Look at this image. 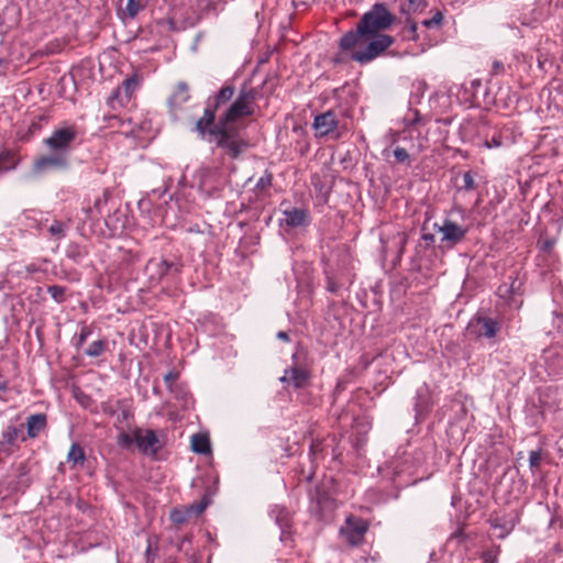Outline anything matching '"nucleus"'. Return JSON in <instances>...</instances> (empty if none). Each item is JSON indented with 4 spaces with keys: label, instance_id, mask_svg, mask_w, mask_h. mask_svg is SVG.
<instances>
[{
    "label": "nucleus",
    "instance_id": "9b49d317",
    "mask_svg": "<svg viewBox=\"0 0 563 563\" xmlns=\"http://www.w3.org/2000/svg\"><path fill=\"white\" fill-rule=\"evenodd\" d=\"M313 129L317 136H327L338 128V120L333 111L329 110L318 114L313 120Z\"/></svg>",
    "mask_w": 563,
    "mask_h": 563
},
{
    "label": "nucleus",
    "instance_id": "49530a36",
    "mask_svg": "<svg viewBox=\"0 0 563 563\" xmlns=\"http://www.w3.org/2000/svg\"><path fill=\"white\" fill-rule=\"evenodd\" d=\"M553 244H554L553 241L548 240V241L543 242L542 250H550V249H552Z\"/></svg>",
    "mask_w": 563,
    "mask_h": 563
},
{
    "label": "nucleus",
    "instance_id": "39448f33",
    "mask_svg": "<svg viewBox=\"0 0 563 563\" xmlns=\"http://www.w3.org/2000/svg\"><path fill=\"white\" fill-rule=\"evenodd\" d=\"M433 229L442 234L441 243L449 249L463 242L468 232L466 227H462L449 218H445L441 224L434 223Z\"/></svg>",
    "mask_w": 563,
    "mask_h": 563
},
{
    "label": "nucleus",
    "instance_id": "dca6fc26",
    "mask_svg": "<svg viewBox=\"0 0 563 563\" xmlns=\"http://www.w3.org/2000/svg\"><path fill=\"white\" fill-rule=\"evenodd\" d=\"M472 327L476 328L475 332L477 336L483 338H495L499 331V324L495 319L488 317H477L472 323Z\"/></svg>",
    "mask_w": 563,
    "mask_h": 563
},
{
    "label": "nucleus",
    "instance_id": "f3484780",
    "mask_svg": "<svg viewBox=\"0 0 563 563\" xmlns=\"http://www.w3.org/2000/svg\"><path fill=\"white\" fill-rule=\"evenodd\" d=\"M285 223L290 228H299L308 225L309 214L306 209L291 208L284 211Z\"/></svg>",
    "mask_w": 563,
    "mask_h": 563
},
{
    "label": "nucleus",
    "instance_id": "ea45409f",
    "mask_svg": "<svg viewBox=\"0 0 563 563\" xmlns=\"http://www.w3.org/2000/svg\"><path fill=\"white\" fill-rule=\"evenodd\" d=\"M512 291H514V284H512L510 287H508L507 285H503V286H500V287L498 288V294H499L501 297H504V296H506V295H508V294H510V292H512Z\"/></svg>",
    "mask_w": 563,
    "mask_h": 563
},
{
    "label": "nucleus",
    "instance_id": "cd10ccee",
    "mask_svg": "<svg viewBox=\"0 0 563 563\" xmlns=\"http://www.w3.org/2000/svg\"><path fill=\"white\" fill-rule=\"evenodd\" d=\"M92 333V329L89 325H82L78 335L74 338V346L76 350H80L85 344L88 336Z\"/></svg>",
    "mask_w": 563,
    "mask_h": 563
},
{
    "label": "nucleus",
    "instance_id": "5fc2aeb1",
    "mask_svg": "<svg viewBox=\"0 0 563 563\" xmlns=\"http://www.w3.org/2000/svg\"><path fill=\"white\" fill-rule=\"evenodd\" d=\"M2 65V59L0 58V66Z\"/></svg>",
    "mask_w": 563,
    "mask_h": 563
},
{
    "label": "nucleus",
    "instance_id": "4c0bfd02",
    "mask_svg": "<svg viewBox=\"0 0 563 563\" xmlns=\"http://www.w3.org/2000/svg\"><path fill=\"white\" fill-rule=\"evenodd\" d=\"M177 373L173 372V371H169L168 373H166L164 375V383L165 385L170 389L173 384L176 382L177 379Z\"/></svg>",
    "mask_w": 563,
    "mask_h": 563
},
{
    "label": "nucleus",
    "instance_id": "9d476101",
    "mask_svg": "<svg viewBox=\"0 0 563 563\" xmlns=\"http://www.w3.org/2000/svg\"><path fill=\"white\" fill-rule=\"evenodd\" d=\"M488 522L492 528L500 530L498 538L504 539L515 529L516 525L519 522V515L516 511L503 516L492 515L488 519Z\"/></svg>",
    "mask_w": 563,
    "mask_h": 563
},
{
    "label": "nucleus",
    "instance_id": "603ef678",
    "mask_svg": "<svg viewBox=\"0 0 563 563\" xmlns=\"http://www.w3.org/2000/svg\"><path fill=\"white\" fill-rule=\"evenodd\" d=\"M422 0H409L411 4H419Z\"/></svg>",
    "mask_w": 563,
    "mask_h": 563
},
{
    "label": "nucleus",
    "instance_id": "c756f323",
    "mask_svg": "<svg viewBox=\"0 0 563 563\" xmlns=\"http://www.w3.org/2000/svg\"><path fill=\"white\" fill-rule=\"evenodd\" d=\"M394 157L396 162L399 164L410 165V155L408 151L404 147L397 146L394 150Z\"/></svg>",
    "mask_w": 563,
    "mask_h": 563
},
{
    "label": "nucleus",
    "instance_id": "e433bc0d",
    "mask_svg": "<svg viewBox=\"0 0 563 563\" xmlns=\"http://www.w3.org/2000/svg\"><path fill=\"white\" fill-rule=\"evenodd\" d=\"M133 442H135V433L133 435H130L128 433H122L119 437V444L122 446H128V445L132 444Z\"/></svg>",
    "mask_w": 563,
    "mask_h": 563
},
{
    "label": "nucleus",
    "instance_id": "a19ab883",
    "mask_svg": "<svg viewBox=\"0 0 563 563\" xmlns=\"http://www.w3.org/2000/svg\"><path fill=\"white\" fill-rule=\"evenodd\" d=\"M484 563H495L496 562V554L493 552H485L483 555Z\"/></svg>",
    "mask_w": 563,
    "mask_h": 563
},
{
    "label": "nucleus",
    "instance_id": "09e8293b",
    "mask_svg": "<svg viewBox=\"0 0 563 563\" xmlns=\"http://www.w3.org/2000/svg\"><path fill=\"white\" fill-rule=\"evenodd\" d=\"M409 31L412 33V35L415 36L416 34V31H417V24L416 23H411L410 26H409Z\"/></svg>",
    "mask_w": 563,
    "mask_h": 563
},
{
    "label": "nucleus",
    "instance_id": "f8f14e48",
    "mask_svg": "<svg viewBox=\"0 0 563 563\" xmlns=\"http://www.w3.org/2000/svg\"><path fill=\"white\" fill-rule=\"evenodd\" d=\"M207 507V503L201 500L196 504H191L183 509H173L170 512V519L177 525L187 522L192 516L198 517L203 512Z\"/></svg>",
    "mask_w": 563,
    "mask_h": 563
},
{
    "label": "nucleus",
    "instance_id": "79ce46f5",
    "mask_svg": "<svg viewBox=\"0 0 563 563\" xmlns=\"http://www.w3.org/2000/svg\"><path fill=\"white\" fill-rule=\"evenodd\" d=\"M503 71H504V65H503V63H501V62H499V60H495V62L493 63V73H494L495 75H497V74H500V73H503Z\"/></svg>",
    "mask_w": 563,
    "mask_h": 563
},
{
    "label": "nucleus",
    "instance_id": "de8ad7c7",
    "mask_svg": "<svg viewBox=\"0 0 563 563\" xmlns=\"http://www.w3.org/2000/svg\"><path fill=\"white\" fill-rule=\"evenodd\" d=\"M328 289H329L331 292H335V291H336V286H335V284H334V283H332V282H329Z\"/></svg>",
    "mask_w": 563,
    "mask_h": 563
},
{
    "label": "nucleus",
    "instance_id": "20e7f679",
    "mask_svg": "<svg viewBox=\"0 0 563 563\" xmlns=\"http://www.w3.org/2000/svg\"><path fill=\"white\" fill-rule=\"evenodd\" d=\"M369 38V41L366 40V42L363 44L365 45L364 49L355 51L352 54L353 60L361 64L369 63L379 56L383 52H385L388 47H390L395 42L394 37L387 34H378L371 36Z\"/></svg>",
    "mask_w": 563,
    "mask_h": 563
},
{
    "label": "nucleus",
    "instance_id": "a18cd8bd",
    "mask_svg": "<svg viewBox=\"0 0 563 563\" xmlns=\"http://www.w3.org/2000/svg\"><path fill=\"white\" fill-rule=\"evenodd\" d=\"M277 338H278L279 340H283V341H286V342H287V341H289V335H288V333H287V332H285V331H279V332L277 333Z\"/></svg>",
    "mask_w": 563,
    "mask_h": 563
},
{
    "label": "nucleus",
    "instance_id": "3c124183",
    "mask_svg": "<svg viewBox=\"0 0 563 563\" xmlns=\"http://www.w3.org/2000/svg\"><path fill=\"white\" fill-rule=\"evenodd\" d=\"M104 119L107 120H114V121H119L120 119L117 117V115H110V117H106Z\"/></svg>",
    "mask_w": 563,
    "mask_h": 563
},
{
    "label": "nucleus",
    "instance_id": "6e6552de",
    "mask_svg": "<svg viewBox=\"0 0 563 563\" xmlns=\"http://www.w3.org/2000/svg\"><path fill=\"white\" fill-rule=\"evenodd\" d=\"M69 159L58 154L48 152L35 158L33 170L36 174H44L49 170H63L68 168Z\"/></svg>",
    "mask_w": 563,
    "mask_h": 563
},
{
    "label": "nucleus",
    "instance_id": "b1692460",
    "mask_svg": "<svg viewBox=\"0 0 563 563\" xmlns=\"http://www.w3.org/2000/svg\"><path fill=\"white\" fill-rule=\"evenodd\" d=\"M69 224L59 220H54L48 227V233L51 238L59 241L66 236Z\"/></svg>",
    "mask_w": 563,
    "mask_h": 563
},
{
    "label": "nucleus",
    "instance_id": "4468645a",
    "mask_svg": "<svg viewBox=\"0 0 563 563\" xmlns=\"http://www.w3.org/2000/svg\"><path fill=\"white\" fill-rule=\"evenodd\" d=\"M309 377L310 374L306 368L295 365L285 369L280 382L288 383L295 388H302L308 383Z\"/></svg>",
    "mask_w": 563,
    "mask_h": 563
},
{
    "label": "nucleus",
    "instance_id": "72a5a7b5",
    "mask_svg": "<svg viewBox=\"0 0 563 563\" xmlns=\"http://www.w3.org/2000/svg\"><path fill=\"white\" fill-rule=\"evenodd\" d=\"M462 178H463L462 189H464L466 191H471V190L475 189L476 185H475V180H474V176H473L472 172H465L462 175Z\"/></svg>",
    "mask_w": 563,
    "mask_h": 563
},
{
    "label": "nucleus",
    "instance_id": "58836bf2",
    "mask_svg": "<svg viewBox=\"0 0 563 563\" xmlns=\"http://www.w3.org/2000/svg\"><path fill=\"white\" fill-rule=\"evenodd\" d=\"M441 21H442V14L440 12H438L432 19L424 20L423 24L426 26L430 27L433 24H440Z\"/></svg>",
    "mask_w": 563,
    "mask_h": 563
},
{
    "label": "nucleus",
    "instance_id": "473e14b6",
    "mask_svg": "<svg viewBox=\"0 0 563 563\" xmlns=\"http://www.w3.org/2000/svg\"><path fill=\"white\" fill-rule=\"evenodd\" d=\"M541 459H542V456H541L540 450L531 451L529 453V466L532 472H534L536 470H538L540 467Z\"/></svg>",
    "mask_w": 563,
    "mask_h": 563
},
{
    "label": "nucleus",
    "instance_id": "ddd939ff",
    "mask_svg": "<svg viewBox=\"0 0 563 563\" xmlns=\"http://www.w3.org/2000/svg\"><path fill=\"white\" fill-rule=\"evenodd\" d=\"M189 99L190 92L188 84L186 81H178L167 100V106L170 111H177Z\"/></svg>",
    "mask_w": 563,
    "mask_h": 563
},
{
    "label": "nucleus",
    "instance_id": "0eeeda50",
    "mask_svg": "<svg viewBox=\"0 0 563 563\" xmlns=\"http://www.w3.org/2000/svg\"><path fill=\"white\" fill-rule=\"evenodd\" d=\"M367 530L368 523L366 520L350 516L341 527L340 533L350 545L356 547L363 542Z\"/></svg>",
    "mask_w": 563,
    "mask_h": 563
},
{
    "label": "nucleus",
    "instance_id": "37998d69",
    "mask_svg": "<svg viewBox=\"0 0 563 563\" xmlns=\"http://www.w3.org/2000/svg\"><path fill=\"white\" fill-rule=\"evenodd\" d=\"M319 451H320V443L312 442L310 445V455L316 456Z\"/></svg>",
    "mask_w": 563,
    "mask_h": 563
},
{
    "label": "nucleus",
    "instance_id": "f03ea898",
    "mask_svg": "<svg viewBox=\"0 0 563 563\" xmlns=\"http://www.w3.org/2000/svg\"><path fill=\"white\" fill-rule=\"evenodd\" d=\"M396 21V16L385 3H375L358 21L356 29L345 33L340 40V48L350 51L362 46L371 36L382 34Z\"/></svg>",
    "mask_w": 563,
    "mask_h": 563
},
{
    "label": "nucleus",
    "instance_id": "864d4df0",
    "mask_svg": "<svg viewBox=\"0 0 563 563\" xmlns=\"http://www.w3.org/2000/svg\"><path fill=\"white\" fill-rule=\"evenodd\" d=\"M122 415H123V418L126 419L129 413L126 411H123Z\"/></svg>",
    "mask_w": 563,
    "mask_h": 563
},
{
    "label": "nucleus",
    "instance_id": "bb28decb",
    "mask_svg": "<svg viewBox=\"0 0 563 563\" xmlns=\"http://www.w3.org/2000/svg\"><path fill=\"white\" fill-rule=\"evenodd\" d=\"M66 291L67 288L65 286L52 285L47 287V292L57 303H63L66 300Z\"/></svg>",
    "mask_w": 563,
    "mask_h": 563
},
{
    "label": "nucleus",
    "instance_id": "7ed1b4c3",
    "mask_svg": "<svg viewBox=\"0 0 563 563\" xmlns=\"http://www.w3.org/2000/svg\"><path fill=\"white\" fill-rule=\"evenodd\" d=\"M77 137L75 126H63L53 131L49 137L44 140L48 152L58 154L69 159L73 143Z\"/></svg>",
    "mask_w": 563,
    "mask_h": 563
},
{
    "label": "nucleus",
    "instance_id": "5701e85b",
    "mask_svg": "<svg viewBox=\"0 0 563 563\" xmlns=\"http://www.w3.org/2000/svg\"><path fill=\"white\" fill-rule=\"evenodd\" d=\"M130 101L131 99L124 98L122 88L117 87L109 96L107 103L112 110L117 111L124 108Z\"/></svg>",
    "mask_w": 563,
    "mask_h": 563
},
{
    "label": "nucleus",
    "instance_id": "c03bdc74",
    "mask_svg": "<svg viewBox=\"0 0 563 563\" xmlns=\"http://www.w3.org/2000/svg\"><path fill=\"white\" fill-rule=\"evenodd\" d=\"M422 240L428 242V243H433L434 242V235L431 234V233H426L422 235Z\"/></svg>",
    "mask_w": 563,
    "mask_h": 563
},
{
    "label": "nucleus",
    "instance_id": "1a4fd4ad",
    "mask_svg": "<svg viewBox=\"0 0 563 563\" xmlns=\"http://www.w3.org/2000/svg\"><path fill=\"white\" fill-rule=\"evenodd\" d=\"M24 424H9L2 432L0 438V459L11 455L16 449L18 439L23 432Z\"/></svg>",
    "mask_w": 563,
    "mask_h": 563
},
{
    "label": "nucleus",
    "instance_id": "c9c22d12",
    "mask_svg": "<svg viewBox=\"0 0 563 563\" xmlns=\"http://www.w3.org/2000/svg\"><path fill=\"white\" fill-rule=\"evenodd\" d=\"M276 520H277L278 525L280 526L283 532L285 531L286 528L289 527L288 514L286 511L279 510L278 516L276 517Z\"/></svg>",
    "mask_w": 563,
    "mask_h": 563
},
{
    "label": "nucleus",
    "instance_id": "aec40b11",
    "mask_svg": "<svg viewBox=\"0 0 563 563\" xmlns=\"http://www.w3.org/2000/svg\"><path fill=\"white\" fill-rule=\"evenodd\" d=\"M143 80L142 75L134 73L132 76L123 80L119 88H122L125 99H132L134 92L139 89Z\"/></svg>",
    "mask_w": 563,
    "mask_h": 563
},
{
    "label": "nucleus",
    "instance_id": "7c9ffc66",
    "mask_svg": "<svg viewBox=\"0 0 563 563\" xmlns=\"http://www.w3.org/2000/svg\"><path fill=\"white\" fill-rule=\"evenodd\" d=\"M14 168L12 156L8 152L0 153V173Z\"/></svg>",
    "mask_w": 563,
    "mask_h": 563
},
{
    "label": "nucleus",
    "instance_id": "a878e982",
    "mask_svg": "<svg viewBox=\"0 0 563 563\" xmlns=\"http://www.w3.org/2000/svg\"><path fill=\"white\" fill-rule=\"evenodd\" d=\"M107 344V340H97L90 344L85 354L89 357H98L104 352Z\"/></svg>",
    "mask_w": 563,
    "mask_h": 563
},
{
    "label": "nucleus",
    "instance_id": "423d86ee",
    "mask_svg": "<svg viewBox=\"0 0 563 563\" xmlns=\"http://www.w3.org/2000/svg\"><path fill=\"white\" fill-rule=\"evenodd\" d=\"M181 269L183 264L179 260H150L146 264V272L148 273L150 279L157 283L168 275H179Z\"/></svg>",
    "mask_w": 563,
    "mask_h": 563
},
{
    "label": "nucleus",
    "instance_id": "2eb2a0df",
    "mask_svg": "<svg viewBox=\"0 0 563 563\" xmlns=\"http://www.w3.org/2000/svg\"><path fill=\"white\" fill-rule=\"evenodd\" d=\"M26 437L21 435V441H25L26 438L35 439L47 428V418L45 413H34L26 419Z\"/></svg>",
    "mask_w": 563,
    "mask_h": 563
},
{
    "label": "nucleus",
    "instance_id": "f704fd0d",
    "mask_svg": "<svg viewBox=\"0 0 563 563\" xmlns=\"http://www.w3.org/2000/svg\"><path fill=\"white\" fill-rule=\"evenodd\" d=\"M503 145V140L499 134H495L490 140L484 141V146L486 148H497Z\"/></svg>",
    "mask_w": 563,
    "mask_h": 563
},
{
    "label": "nucleus",
    "instance_id": "a211bd4d",
    "mask_svg": "<svg viewBox=\"0 0 563 563\" xmlns=\"http://www.w3.org/2000/svg\"><path fill=\"white\" fill-rule=\"evenodd\" d=\"M146 4L147 0H126L125 7L118 9V16L122 21L133 20L140 11L145 9Z\"/></svg>",
    "mask_w": 563,
    "mask_h": 563
},
{
    "label": "nucleus",
    "instance_id": "6ab92c4d",
    "mask_svg": "<svg viewBox=\"0 0 563 563\" xmlns=\"http://www.w3.org/2000/svg\"><path fill=\"white\" fill-rule=\"evenodd\" d=\"M158 442V438L153 430H146L143 433L141 430L135 431V443L139 450L143 453H147Z\"/></svg>",
    "mask_w": 563,
    "mask_h": 563
},
{
    "label": "nucleus",
    "instance_id": "412c9836",
    "mask_svg": "<svg viewBox=\"0 0 563 563\" xmlns=\"http://www.w3.org/2000/svg\"><path fill=\"white\" fill-rule=\"evenodd\" d=\"M191 450L198 454H209L211 452L210 441L206 434L195 433L191 435Z\"/></svg>",
    "mask_w": 563,
    "mask_h": 563
},
{
    "label": "nucleus",
    "instance_id": "393cba45",
    "mask_svg": "<svg viewBox=\"0 0 563 563\" xmlns=\"http://www.w3.org/2000/svg\"><path fill=\"white\" fill-rule=\"evenodd\" d=\"M85 460L86 455L82 448L77 443H73L67 454V462L73 463L74 467L77 464H84Z\"/></svg>",
    "mask_w": 563,
    "mask_h": 563
},
{
    "label": "nucleus",
    "instance_id": "c85d7f7f",
    "mask_svg": "<svg viewBox=\"0 0 563 563\" xmlns=\"http://www.w3.org/2000/svg\"><path fill=\"white\" fill-rule=\"evenodd\" d=\"M273 175L269 172H265V174L257 180L255 185L256 194H261L268 189L272 186Z\"/></svg>",
    "mask_w": 563,
    "mask_h": 563
},
{
    "label": "nucleus",
    "instance_id": "2f4dec72",
    "mask_svg": "<svg viewBox=\"0 0 563 563\" xmlns=\"http://www.w3.org/2000/svg\"><path fill=\"white\" fill-rule=\"evenodd\" d=\"M394 241L398 245V257L400 258L405 253L408 236L405 232H397V234L394 236Z\"/></svg>",
    "mask_w": 563,
    "mask_h": 563
},
{
    "label": "nucleus",
    "instance_id": "f257e3e1",
    "mask_svg": "<svg viewBox=\"0 0 563 563\" xmlns=\"http://www.w3.org/2000/svg\"><path fill=\"white\" fill-rule=\"evenodd\" d=\"M235 87L224 85L213 96L206 100L202 115L195 122L192 131L201 140L214 143L216 147L222 150L232 159H238L249 147V142L242 136L236 122L255 112V102L261 93L258 89L243 86L238 97L219 115L217 112L227 106L234 97Z\"/></svg>",
    "mask_w": 563,
    "mask_h": 563
},
{
    "label": "nucleus",
    "instance_id": "8fccbe9b",
    "mask_svg": "<svg viewBox=\"0 0 563 563\" xmlns=\"http://www.w3.org/2000/svg\"><path fill=\"white\" fill-rule=\"evenodd\" d=\"M8 389V385L5 382H0V390L4 391Z\"/></svg>",
    "mask_w": 563,
    "mask_h": 563
},
{
    "label": "nucleus",
    "instance_id": "4be33fe9",
    "mask_svg": "<svg viewBox=\"0 0 563 563\" xmlns=\"http://www.w3.org/2000/svg\"><path fill=\"white\" fill-rule=\"evenodd\" d=\"M87 255L88 250L78 243L71 242L66 247V257L77 264L81 263L87 257Z\"/></svg>",
    "mask_w": 563,
    "mask_h": 563
}]
</instances>
